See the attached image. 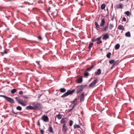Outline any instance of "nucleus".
<instances>
[{"mask_svg":"<svg viewBox=\"0 0 134 134\" xmlns=\"http://www.w3.org/2000/svg\"><path fill=\"white\" fill-rule=\"evenodd\" d=\"M37 124L38 125V126L40 127V122H39V120H38V123H37Z\"/></svg>","mask_w":134,"mask_h":134,"instance_id":"46","label":"nucleus"},{"mask_svg":"<svg viewBox=\"0 0 134 134\" xmlns=\"http://www.w3.org/2000/svg\"><path fill=\"white\" fill-rule=\"evenodd\" d=\"M73 123V121L72 120H70L69 121V125L71 126L72 125Z\"/></svg>","mask_w":134,"mask_h":134,"instance_id":"35","label":"nucleus"},{"mask_svg":"<svg viewBox=\"0 0 134 134\" xmlns=\"http://www.w3.org/2000/svg\"><path fill=\"white\" fill-rule=\"evenodd\" d=\"M19 94L20 95H22L23 94V92L22 91H20L19 92Z\"/></svg>","mask_w":134,"mask_h":134,"instance_id":"45","label":"nucleus"},{"mask_svg":"<svg viewBox=\"0 0 134 134\" xmlns=\"http://www.w3.org/2000/svg\"><path fill=\"white\" fill-rule=\"evenodd\" d=\"M123 4L121 3H120L119 4H117L116 5V7L118 9H122L123 7Z\"/></svg>","mask_w":134,"mask_h":134,"instance_id":"18","label":"nucleus"},{"mask_svg":"<svg viewBox=\"0 0 134 134\" xmlns=\"http://www.w3.org/2000/svg\"><path fill=\"white\" fill-rule=\"evenodd\" d=\"M57 118L59 119H60L62 118V116L60 114H58L57 115Z\"/></svg>","mask_w":134,"mask_h":134,"instance_id":"37","label":"nucleus"},{"mask_svg":"<svg viewBox=\"0 0 134 134\" xmlns=\"http://www.w3.org/2000/svg\"><path fill=\"white\" fill-rule=\"evenodd\" d=\"M74 129L80 128V126L78 125H74Z\"/></svg>","mask_w":134,"mask_h":134,"instance_id":"29","label":"nucleus"},{"mask_svg":"<svg viewBox=\"0 0 134 134\" xmlns=\"http://www.w3.org/2000/svg\"><path fill=\"white\" fill-rule=\"evenodd\" d=\"M55 121H56V119H55Z\"/></svg>","mask_w":134,"mask_h":134,"instance_id":"53","label":"nucleus"},{"mask_svg":"<svg viewBox=\"0 0 134 134\" xmlns=\"http://www.w3.org/2000/svg\"><path fill=\"white\" fill-rule=\"evenodd\" d=\"M66 118H63L60 121V124H62L64 123V124H66Z\"/></svg>","mask_w":134,"mask_h":134,"instance_id":"14","label":"nucleus"},{"mask_svg":"<svg viewBox=\"0 0 134 134\" xmlns=\"http://www.w3.org/2000/svg\"><path fill=\"white\" fill-rule=\"evenodd\" d=\"M38 39L40 41H41L42 40V38L41 36H39L38 37Z\"/></svg>","mask_w":134,"mask_h":134,"instance_id":"40","label":"nucleus"},{"mask_svg":"<svg viewBox=\"0 0 134 134\" xmlns=\"http://www.w3.org/2000/svg\"><path fill=\"white\" fill-rule=\"evenodd\" d=\"M101 72V70L100 69H99L97 70V71H96L95 73V74L96 75H100Z\"/></svg>","mask_w":134,"mask_h":134,"instance_id":"19","label":"nucleus"},{"mask_svg":"<svg viewBox=\"0 0 134 134\" xmlns=\"http://www.w3.org/2000/svg\"><path fill=\"white\" fill-rule=\"evenodd\" d=\"M93 45V43H90L89 46L88 48L89 50H90L91 49V48L92 47Z\"/></svg>","mask_w":134,"mask_h":134,"instance_id":"26","label":"nucleus"},{"mask_svg":"<svg viewBox=\"0 0 134 134\" xmlns=\"http://www.w3.org/2000/svg\"><path fill=\"white\" fill-rule=\"evenodd\" d=\"M66 91V89L65 88H61L60 89V91L62 93H64Z\"/></svg>","mask_w":134,"mask_h":134,"instance_id":"23","label":"nucleus"},{"mask_svg":"<svg viewBox=\"0 0 134 134\" xmlns=\"http://www.w3.org/2000/svg\"><path fill=\"white\" fill-rule=\"evenodd\" d=\"M85 96L84 93H82L80 96V98L81 100L83 99Z\"/></svg>","mask_w":134,"mask_h":134,"instance_id":"22","label":"nucleus"},{"mask_svg":"<svg viewBox=\"0 0 134 134\" xmlns=\"http://www.w3.org/2000/svg\"><path fill=\"white\" fill-rule=\"evenodd\" d=\"M118 29L120 30H124V28L123 26L122 25H120L118 27Z\"/></svg>","mask_w":134,"mask_h":134,"instance_id":"20","label":"nucleus"},{"mask_svg":"<svg viewBox=\"0 0 134 134\" xmlns=\"http://www.w3.org/2000/svg\"><path fill=\"white\" fill-rule=\"evenodd\" d=\"M75 91V89H73L71 90H69L66 93L63 95L61 96V97H64L67 96L70 94H71L74 92Z\"/></svg>","mask_w":134,"mask_h":134,"instance_id":"7","label":"nucleus"},{"mask_svg":"<svg viewBox=\"0 0 134 134\" xmlns=\"http://www.w3.org/2000/svg\"><path fill=\"white\" fill-rule=\"evenodd\" d=\"M126 36L127 37H130L131 36V35L130 32L129 31L126 33L125 34Z\"/></svg>","mask_w":134,"mask_h":134,"instance_id":"24","label":"nucleus"},{"mask_svg":"<svg viewBox=\"0 0 134 134\" xmlns=\"http://www.w3.org/2000/svg\"><path fill=\"white\" fill-rule=\"evenodd\" d=\"M38 2L39 3H43V2L41 0L39 1H38Z\"/></svg>","mask_w":134,"mask_h":134,"instance_id":"44","label":"nucleus"},{"mask_svg":"<svg viewBox=\"0 0 134 134\" xmlns=\"http://www.w3.org/2000/svg\"><path fill=\"white\" fill-rule=\"evenodd\" d=\"M88 72L86 71H85L84 73V76L86 77H87L88 75Z\"/></svg>","mask_w":134,"mask_h":134,"instance_id":"38","label":"nucleus"},{"mask_svg":"<svg viewBox=\"0 0 134 134\" xmlns=\"http://www.w3.org/2000/svg\"><path fill=\"white\" fill-rule=\"evenodd\" d=\"M114 27L113 25L112 24H110L109 26V29L110 30H112V28Z\"/></svg>","mask_w":134,"mask_h":134,"instance_id":"36","label":"nucleus"},{"mask_svg":"<svg viewBox=\"0 0 134 134\" xmlns=\"http://www.w3.org/2000/svg\"><path fill=\"white\" fill-rule=\"evenodd\" d=\"M105 7V5L104 4H102L101 5V9H104Z\"/></svg>","mask_w":134,"mask_h":134,"instance_id":"28","label":"nucleus"},{"mask_svg":"<svg viewBox=\"0 0 134 134\" xmlns=\"http://www.w3.org/2000/svg\"><path fill=\"white\" fill-rule=\"evenodd\" d=\"M94 66L93 65H91V66L89 68H88L87 70V71H90L92 68H93Z\"/></svg>","mask_w":134,"mask_h":134,"instance_id":"30","label":"nucleus"},{"mask_svg":"<svg viewBox=\"0 0 134 134\" xmlns=\"http://www.w3.org/2000/svg\"><path fill=\"white\" fill-rule=\"evenodd\" d=\"M77 100V98H75L73 101H72L71 102V104H74L75 102Z\"/></svg>","mask_w":134,"mask_h":134,"instance_id":"34","label":"nucleus"},{"mask_svg":"<svg viewBox=\"0 0 134 134\" xmlns=\"http://www.w3.org/2000/svg\"><path fill=\"white\" fill-rule=\"evenodd\" d=\"M83 81L82 78V77H81L80 78L76 80V82L78 83H81Z\"/></svg>","mask_w":134,"mask_h":134,"instance_id":"15","label":"nucleus"},{"mask_svg":"<svg viewBox=\"0 0 134 134\" xmlns=\"http://www.w3.org/2000/svg\"><path fill=\"white\" fill-rule=\"evenodd\" d=\"M62 127V131L64 133H65L68 130V127L66 126V124H63Z\"/></svg>","mask_w":134,"mask_h":134,"instance_id":"12","label":"nucleus"},{"mask_svg":"<svg viewBox=\"0 0 134 134\" xmlns=\"http://www.w3.org/2000/svg\"><path fill=\"white\" fill-rule=\"evenodd\" d=\"M12 112L14 114H18V113H15V112H14L13 109H12Z\"/></svg>","mask_w":134,"mask_h":134,"instance_id":"41","label":"nucleus"},{"mask_svg":"<svg viewBox=\"0 0 134 134\" xmlns=\"http://www.w3.org/2000/svg\"><path fill=\"white\" fill-rule=\"evenodd\" d=\"M120 47V44H117L115 47V49H118Z\"/></svg>","mask_w":134,"mask_h":134,"instance_id":"25","label":"nucleus"},{"mask_svg":"<svg viewBox=\"0 0 134 134\" xmlns=\"http://www.w3.org/2000/svg\"><path fill=\"white\" fill-rule=\"evenodd\" d=\"M16 109L17 110L21 111L22 109V108L20 106H18L16 107Z\"/></svg>","mask_w":134,"mask_h":134,"instance_id":"31","label":"nucleus"},{"mask_svg":"<svg viewBox=\"0 0 134 134\" xmlns=\"http://www.w3.org/2000/svg\"><path fill=\"white\" fill-rule=\"evenodd\" d=\"M124 13L127 16H129L130 15V13L129 11H127L125 12Z\"/></svg>","mask_w":134,"mask_h":134,"instance_id":"27","label":"nucleus"},{"mask_svg":"<svg viewBox=\"0 0 134 134\" xmlns=\"http://www.w3.org/2000/svg\"><path fill=\"white\" fill-rule=\"evenodd\" d=\"M111 55V53L110 52L108 53L107 55V57L108 58H110Z\"/></svg>","mask_w":134,"mask_h":134,"instance_id":"33","label":"nucleus"},{"mask_svg":"<svg viewBox=\"0 0 134 134\" xmlns=\"http://www.w3.org/2000/svg\"><path fill=\"white\" fill-rule=\"evenodd\" d=\"M101 37H99L97 38L94 37L92 38L91 41L93 42L97 41V44H100L102 43V41L101 40Z\"/></svg>","mask_w":134,"mask_h":134,"instance_id":"6","label":"nucleus"},{"mask_svg":"<svg viewBox=\"0 0 134 134\" xmlns=\"http://www.w3.org/2000/svg\"><path fill=\"white\" fill-rule=\"evenodd\" d=\"M55 123L56 124H58V123L57 122H55Z\"/></svg>","mask_w":134,"mask_h":134,"instance_id":"52","label":"nucleus"},{"mask_svg":"<svg viewBox=\"0 0 134 134\" xmlns=\"http://www.w3.org/2000/svg\"><path fill=\"white\" fill-rule=\"evenodd\" d=\"M98 80L97 79H96L94 80L89 85V87H93L95 85L97 82Z\"/></svg>","mask_w":134,"mask_h":134,"instance_id":"8","label":"nucleus"},{"mask_svg":"<svg viewBox=\"0 0 134 134\" xmlns=\"http://www.w3.org/2000/svg\"><path fill=\"white\" fill-rule=\"evenodd\" d=\"M41 119L45 122H48L49 121V119L47 116L43 115L41 118Z\"/></svg>","mask_w":134,"mask_h":134,"instance_id":"11","label":"nucleus"},{"mask_svg":"<svg viewBox=\"0 0 134 134\" xmlns=\"http://www.w3.org/2000/svg\"><path fill=\"white\" fill-rule=\"evenodd\" d=\"M122 20L123 21H126V18L125 17L123 18Z\"/></svg>","mask_w":134,"mask_h":134,"instance_id":"48","label":"nucleus"},{"mask_svg":"<svg viewBox=\"0 0 134 134\" xmlns=\"http://www.w3.org/2000/svg\"><path fill=\"white\" fill-rule=\"evenodd\" d=\"M16 91L17 90L16 89H14L11 91V92L12 93H14L16 92Z\"/></svg>","mask_w":134,"mask_h":134,"instance_id":"32","label":"nucleus"},{"mask_svg":"<svg viewBox=\"0 0 134 134\" xmlns=\"http://www.w3.org/2000/svg\"><path fill=\"white\" fill-rule=\"evenodd\" d=\"M87 86L86 85H81L80 86H78L77 87V93H79L80 92H81L83 90V89L86 88Z\"/></svg>","mask_w":134,"mask_h":134,"instance_id":"4","label":"nucleus"},{"mask_svg":"<svg viewBox=\"0 0 134 134\" xmlns=\"http://www.w3.org/2000/svg\"><path fill=\"white\" fill-rule=\"evenodd\" d=\"M40 132L42 134H43L44 131H43V130H40Z\"/></svg>","mask_w":134,"mask_h":134,"instance_id":"43","label":"nucleus"},{"mask_svg":"<svg viewBox=\"0 0 134 134\" xmlns=\"http://www.w3.org/2000/svg\"><path fill=\"white\" fill-rule=\"evenodd\" d=\"M115 62L114 60H111L109 61V63L110 64H112Z\"/></svg>","mask_w":134,"mask_h":134,"instance_id":"39","label":"nucleus"},{"mask_svg":"<svg viewBox=\"0 0 134 134\" xmlns=\"http://www.w3.org/2000/svg\"><path fill=\"white\" fill-rule=\"evenodd\" d=\"M102 39L103 40H106L107 39L109 38V36L108 33L104 34L102 35Z\"/></svg>","mask_w":134,"mask_h":134,"instance_id":"13","label":"nucleus"},{"mask_svg":"<svg viewBox=\"0 0 134 134\" xmlns=\"http://www.w3.org/2000/svg\"><path fill=\"white\" fill-rule=\"evenodd\" d=\"M23 97L24 98H25L26 100L24 101L19 97H15V99L18 103L20 104L21 105L23 106H25L27 105L26 103L28 101V97L26 96H23Z\"/></svg>","mask_w":134,"mask_h":134,"instance_id":"1","label":"nucleus"},{"mask_svg":"<svg viewBox=\"0 0 134 134\" xmlns=\"http://www.w3.org/2000/svg\"><path fill=\"white\" fill-rule=\"evenodd\" d=\"M26 109H28V110H35L34 108V106H27L26 107Z\"/></svg>","mask_w":134,"mask_h":134,"instance_id":"17","label":"nucleus"},{"mask_svg":"<svg viewBox=\"0 0 134 134\" xmlns=\"http://www.w3.org/2000/svg\"><path fill=\"white\" fill-rule=\"evenodd\" d=\"M72 110V109H69L68 111V112H71Z\"/></svg>","mask_w":134,"mask_h":134,"instance_id":"47","label":"nucleus"},{"mask_svg":"<svg viewBox=\"0 0 134 134\" xmlns=\"http://www.w3.org/2000/svg\"><path fill=\"white\" fill-rule=\"evenodd\" d=\"M108 26H106L103 29H101L102 31H107L108 30Z\"/></svg>","mask_w":134,"mask_h":134,"instance_id":"21","label":"nucleus"},{"mask_svg":"<svg viewBox=\"0 0 134 134\" xmlns=\"http://www.w3.org/2000/svg\"><path fill=\"white\" fill-rule=\"evenodd\" d=\"M98 80L97 79H96L94 80L89 85V87H93L95 85L97 82Z\"/></svg>","mask_w":134,"mask_h":134,"instance_id":"9","label":"nucleus"},{"mask_svg":"<svg viewBox=\"0 0 134 134\" xmlns=\"http://www.w3.org/2000/svg\"><path fill=\"white\" fill-rule=\"evenodd\" d=\"M98 80L97 79H96L94 80L89 85V87H93L95 85L97 82Z\"/></svg>","mask_w":134,"mask_h":134,"instance_id":"10","label":"nucleus"},{"mask_svg":"<svg viewBox=\"0 0 134 134\" xmlns=\"http://www.w3.org/2000/svg\"><path fill=\"white\" fill-rule=\"evenodd\" d=\"M48 131L49 132L54 133V132L53 130V129L52 127L51 126H50L48 128Z\"/></svg>","mask_w":134,"mask_h":134,"instance_id":"16","label":"nucleus"},{"mask_svg":"<svg viewBox=\"0 0 134 134\" xmlns=\"http://www.w3.org/2000/svg\"><path fill=\"white\" fill-rule=\"evenodd\" d=\"M32 105L34 106L35 109L40 110L42 108V106L40 103L34 102L33 103Z\"/></svg>","mask_w":134,"mask_h":134,"instance_id":"2","label":"nucleus"},{"mask_svg":"<svg viewBox=\"0 0 134 134\" xmlns=\"http://www.w3.org/2000/svg\"><path fill=\"white\" fill-rule=\"evenodd\" d=\"M105 23V20L104 19H102L101 23L100 24L99 26L98 24V23L96 21L95 22V25L96 27L98 29H101V28H100V27H103Z\"/></svg>","mask_w":134,"mask_h":134,"instance_id":"3","label":"nucleus"},{"mask_svg":"<svg viewBox=\"0 0 134 134\" xmlns=\"http://www.w3.org/2000/svg\"><path fill=\"white\" fill-rule=\"evenodd\" d=\"M37 64H38V65H39V62H37Z\"/></svg>","mask_w":134,"mask_h":134,"instance_id":"51","label":"nucleus"},{"mask_svg":"<svg viewBox=\"0 0 134 134\" xmlns=\"http://www.w3.org/2000/svg\"><path fill=\"white\" fill-rule=\"evenodd\" d=\"M7 53V52L6 51H4L3 52H2V54L3 55L4 53L6 54Z\"/></svg>","mask_w":134,"mask_h":134,"instance_id":"42","label":"nucleus"},{"mask_svg":"<svg viewBox=\"0 0 134 134\" xmlns=\"http://www.w3.org/2000/svg\"><path fill=\"white\" fill-rule=\"evenodd\" d=\"M75 106L74 105L73 106V107H72V109H73L74 108H75Z\"/></svg>","mask_w":134,"mask_h":134,"instance_id":"49","label":"nucleus"},{"mask_svg":"<svg viewBox=\"0 0 134 134\" xmlns=\"http://www.w3.org/2000/svg\"><path fill=\"white\" fill-rule=\"evenodd\" d=\"M0 97H2L4 98L7 101L12 103H14V100L12 98L6 96L4 95H0Z\"/></svg>","mask_w":134,"mask_h":134,"instance_id":"5","label":"nucleus"},{"mask_svg":"<svg viewBox=\"0 0 134 134\" xmlns=\"http://www.w3.org/2000/svg\"><path fill=\"white\" fill-rule=\"evenodd\" d=\"M74 104V105L75 106L76 105H77V103H74V104Z\"/></svg>","mask_w":134,"mask_h":134,"instance_id":"50","label":"nucleus"}]
</instances>
